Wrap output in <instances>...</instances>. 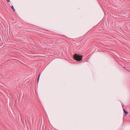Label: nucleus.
Returning a JSON list of instances; mask_svg holds the SVG:
<instances>
[{"label": "nucleus", "mask_w": 130, "mask_h": 130, "mask_svg": "<svg viewBox=\"0 0 130 130\" xmlns=\"http://www.w3.org/2000/svg\"><path fill=\"white\" fill-rule=\"evenodd\" d=\"M123 110L124 113L126 115L128 113V112L126 111L124 108H123Z\"/></svg>", "instance_id": "2"}, {"label": "nucleus", "mask_w": 130, "mask_h": 130, "mask_svg": "<svg viewBox=\"0 0 130 130\" xmlns=\"http://www.w3.org/2000/svg\"><path fill=\"white\" fill-rule=\"evenodd\" d=\"M83 56L80 55L79 54H75L73 56V57L74 59L77 61H79L82 59Z\"/></svg>", "instance_id": "1"}, {"label": "nucleus", "mask_w": 130, "mask_h": 130, "mask_svg": "<svg viewBox=\"0 0 130 130\" xmlns=\"http://www.w3.org/2000/svg\"><path fill=\"white\" fill-rule=\"evenodd\" d=\"M40 75V74H39V75H38V78L37 79V81L38 82H39Z\"/></svg>", "instance_id": "3"}, {"label": "nucleus", "mask_w": 130, "mask_h": 130, "mask_svg": "<svg viewBox=\"0 0 130 130\" xmlns=\"http://www.w3.org/2000/svg\"><path fill=\"white\" fill-rule=\"evenodd\" d=\"M11 7L12 8V9L13 10V11H15V10L13 6H12Z\"/></svg>", "instance_id": "4"}, {"label": "nucleus", "mask_w": 130, "mask_h": 130, "mask_svg": "<svg viewBox=\"0 0 130 130\" xmlns=\"http://www.w3.org/2000/svg\"><path fill=\"white\" fill-rule=\"evenodd\" d=\"M7 1L8 2H10V1L9 0H7Z\"/></svg>", "instance_id": "5"}, {"label": "nucleus", "mask_w": 130, "mask_h": 130, "mask_svg": "<svg viewBox=\"0 0 130 130\" xmlns=\"http://www.w3.org/2000/svg\"><path fill=\"white\" fill-rule=\"evenodd\" d=\"M53 36H54L53 37H55V36L56 35H53Z\"/></svg>", "instance_id": "6"}]
</instances>
